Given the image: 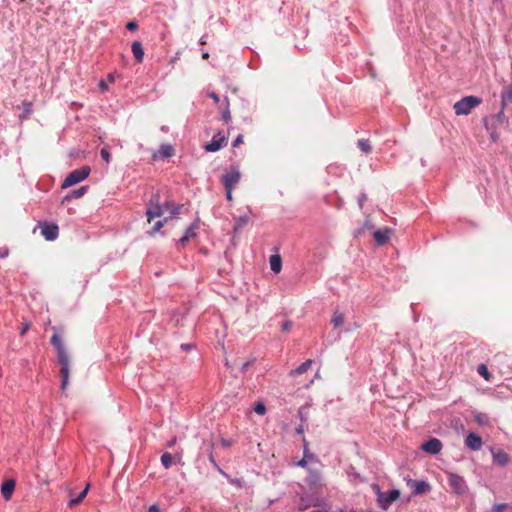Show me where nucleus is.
I'll return each mask as SVG.
<instances>
[{
  "instance_id": "f257e3e1",
  "label": "nucleus",
  "mask_w": 512,
  "mask_h": 512,
  "mask_svg": "<svg viewBox=\"0 0 512 512\" xmlns=\"http://www.w3.org/2000/svg\"><path fill=\"white\" fill-rule=\"evenodd\" d=\"M51 343L57 350V358L60 364L61 389L64 391L69 383L70 361L68 352L63 345L61 337L57 333L52 335Z\"/></svg>"
},
{
  "instance_id": "f03ea898",
  "label": "nucleus",
  "mask_w": 512,
  "mask_h": 512,
  "mask_svg": "<svg viewBox=\"0 0 512 512\" xmlns=\"http://www.w3.org/2000/svg\"><path fill=\"white\" fill-rule=\"evenodd\" d=\"M482 103V99L476 96H466L457 101L453 109L456 115H468L472 109L476 108Z\"/></svg>"
},
{
  "instance_id": "7ed1b4c3",
  "label": "nucleus",
  "mask_w": 512,
  "mask_h": 512,
  "mask_svg": "<svg viewBox=\"0 0 512 512\" xmlns=\"http://www.w3.org/2000/svg\"><path fill=\"white\" fill-rule=\"evenodd\" d=\"M241 172L239 166H231L221 177V183L224 188L233 190L236 185L240 182Z\"/></svg>"
},
{
  "instance_id": "20e7f679",
  "label": "nucleus",
  "mask_w": 512,
  "mask_h": 512,
  "mask_svg": "<svg viewBox=\"0 0 512 512\" xmlns=\"http://www.w3.org/2000/svg\"><path fill=\"white\" fill-rule=\"evenodd\" d=\"M89 173H90V168L88 166L73 170L65 178V180L62 184V188L65 189L67 187L73 186V185L85 180L88 177Z\"/></svg>"
},
{
  "instance_id": "39448f33",
  "label": "nucleus",
  "mask_w": 512,
  "mask_h": 512,
  "mask_svg": "<svg viewBox=\"0 0 512 512\" xmlns=\"http://www.w3.org/2000/svg\"><path fill=\"white\" fill-rule=\"evenodd\" d=\"M447 475L449 485L457 495H463L467 492L468 487L462 476L452 472H448Z\"/></svg>"
},
{
  "instance_id": "423d86ee",
  "label": "nucleus",
  "mask_w": 512,
  "mask_h": 512,
  "mask_svg": "<svg viewBox=\"0 0 512 512\" xmlns=\"http://www.w3.org/2000/svg\"><path fill=\"white\" fill-rule=\"evenodd\" d=\"M164 206L159 203V196H154L148 203L146 216L150 223L154 218L161 217L164 213Z\"/></svg>"
},
{
  "instance_id": "0eeeda50",
  "label": "nucleus",
  "mask_w": 512,
  "mask_h": 512,
  "mask_svg": "<svg viewBox=\"0 0 512 512\" xmlns=\"http://www.w3.org/2000/svg\"><path fill=\"white\" fill-rule=\"evenodd\" d=\"M376 488L378 494V503L380 507L383 509H386L392 502L396 501L400 496V492L397 489H393L388 492H381L378 486H376Z\"/></svg>"
},
{
  "instance_id": "6e6552de",
  "label": "nucleus",
  "mask_w": 512,
  "mask_h": 512,
  "mask_svg": "<svg viewBox=\"0 0 512 512\" xmlns=\"http://www.w3.org/2000/svg\"><path fill=\"white\" fill-rule=\"evenodd\" d=\"M227 144V138L221 132L216 133L212 140L204 146L207 152H216Z\"/></svg>"
},
{
  "instance_id": "1a4fd4ad",
  "label": "nucleus",
  "mask_w": 512,
  "mask_h": 512,
  "mask_svg": "<svg viewBox=\"0 0 512 512\" xmlns=\"http://www.w3.org/2000/svg\"><path fill=\"white\" fill-rule=\"evenodd\" d=\"M39 227L41 228L42 236L48 240L53 241L58 237L59 228L54 223H39Z\"/></svg>"
},
{
  "instance_id": "9d476101",
  "label": "nucleus",
  "mask_w": 512,
  "mask_h": 512,
  "mask_svg": "<svg viewBox=\"0 0 512 512\" xmlns=\"http://www.w3.org/2000/svg\"><path fill=\"white\" fill-rule=\"evenodd\" d=\"M422 449L429 454L436 455L441 451L442 443L437 438H431L422 444Z\"/></svg>"
},
{
  "instance_id": "9b49d317",
  "label": "nucleus",
  "mask_w": 512,
  "mask_h": 512,
  "mask_svg": "<svg viewBox=\"0 0 512 512\" xmlns=\"http://www.w3.org/2000/svg\"><path fill=\"white\" fill-rule=\"evenodd\" d=\"M501 103H502V109L500 112H498L497 114L491 116L490 118H485L484 120H488V123H489V126H492V127H498V126H501L504 124L505 122V114H504V106H505V100H504V97L502 96V100H501Z\"/></svg>"
},
{
  "instance_id": "f8f14e48",
  "label": "nucleus",
  "mask_w": 512,
  "mask_h": 512,
  "mask_svg": "<svg viewBox=\"0 0 512 512\" xmlns=\"http://www.w3.org/2000/svg\"><path fill=\"white\" fill-rule=\"evenodd\" d=\"M465 444L473 451H478L482 447V438L476 433H469L465 439Z\"/></svg>"
},
{
  "instance_id": "ddd939ff",
  "label": "nucleus",
  "mask_w": 512,
  "mask_h": 512,
  "mask_svg": "<svg viewBox=\"0 0 512 512\" xmlns=\"http://www.w3.org/2000/svg\"><path fill=\"white\" fill-rule=\"evenodd\" d=\"M492 458H493V463L500 467L506 466L510 461L509 455L501 449H499L497 451H493Z\"/></svg>"
},
{
  "instance_id": "4468645a",
  "label": "nucleus",
  "mask_w": 512,
  "mask_h": 512,
  "mask_svg": "<svg viewBox=\"0 0 512 512\" xmlns=\"http://www.w3.org/2000/svg\"><path fill=\"white\" fill-rule=\"evenodd\" d=\"M15 481L12 479L6 480L1 485V494L5 500H9L15 490Z\"/></svg>"
},
{
  "instance_id": "2eb2a0df",
  "label": "nucleus",
  "mask_w": 512,
  "mask_h": 512,
  "mask_svg": "<svg viewBox=\"0 0 512 512\" xmlns=\"http://www.w3.org/2000/svg\"><path fill=\"white\" fill-rule=\"evenodd\" d=\"M390 234H391V230L388 228L383 229V230H377L374 232L373 238L379 246H383L389 240Z\"/></svg>"
},
{
  "instance_id": "dca6fc26",
  "label": "nucleus",
  "mask_w": 512,
  "mask_h": 512,
  "mask_svg": "<svg viewBox=\"0 0 512 512\" xmlns=\"http://www.w3.org/2000/svg\"><path fill=\"white\" fill-rule=\"evenodd\" d=\"M197 228H198L197 224H192L191 226H189L186 229L184 235L179 239L178 244L181 245V246H185L190 241V239L196 237L195 230Z\"/></svg>"
},
{
  "instance_id": "f3484780",
  "label": "nucleus",
  "mask_w": 512,
  "mask_h": 512,
  "mask_svg": "<svg viewBox=\"0 0 512 512\" xmlns=\"http://www.w3.org/2000/svg\"><path fill=\"white\" fill-rule=\"evenodd\" d=\"M306 482L309 486L317 488L321 485V474L317 470H310L306 478Z\"/></svg>"
},
{
  "instance_id": "a211bd4d",
  "label": "nucleus",
  "mask_w": 512,
  "mask_h": 512,
  "mask_svg": "<svg viewBox=\"0 0 512 512\" xmlns=\"http://www.w3.org/2000/svg\"><path fill=\"white\" fill-rule=\"evenodd\" d=\"M131 49L137 62L141 63L144 58V50L142 44L139 41H134L132 43Z\"/></svg>"
},
{
  "instance_id": "6ab92c4d",
  "label": "nucleus",
  "mask_w": 512,
  "mask_h": 512,
  "mask_svg": "<svg viewBox=\"0 0 512 512\" xmlns=\"http://www.w3.org/2000/svg\"><path fill=\"white\" fill-rule=\"evenodd\" d=\"M270 268L275 273L278 274L282 269V259L280 255H272L269 260Z\"/></svg>"
},
{
  "instance_id": "aec40b11",
  "label": "nucleus",
  "mask_w": 512,
  "mask_h": 512,
  "mask_svg": "<svg viewBox=\"0 0 512 512\" xmlns=\"http://www.w3.org/2000/svg\"><path fill=\"white\" fill-rule=\"evenodd\" d=\"M312 363H313V361L311 359L306 360L299 367H297L296 369L291 370L290 371V375L291 376H297V375H300V374H303V373L307 372L310 369Z\"/></svg>"
},
{
  "instance_id": "412c9836",
  "label": "nucleus",
  "mask_w": 512,
  "mask_h": 512,
  "mask_svg": "<svg viewBox=\"0 0 512 512\" xmlns=\"http://www.w3.org/2000/svg\"><path fill=\"white\" fill-rule=\"evenodd\" d=\"M414 494H424L430 491L431 487L429 483L425 481H415L414 482Z\"/></svg>"
},
{
  "instance_id": "4be33fe9",
  "label": "nucleus",
  "mask_w": 512,
  "mask_h": 512,
  "mask_svg": "<svg viewBox=\"0 0 512 512\" xmlns=\"http://www.w3.org/2000/svg\"><path fill=\"white\" fill-rule=\"evenodd\" d=\"M88 490H89V484L86 485L84 490L77 497L70 499V501L68 503L69 507H74V506L80 504L83 501V499L86 497Z\"/></svg>"
},
{
  "instance_id": "5701e85b",
  "label": "nucleus",
  "mask_w": 512,
  "mask_h": 512,
  "mask_svg": "<svg viewBox=\"0 0 512 512\" xmlns=\"http://www.w3.org/2000/svg\"><path fill=\"white\" fill-rule=\"evenodd\" d=\"M158 153L163 158H169L174 155V148L170 144H162Z\"/></svg>"
},
{
  "instance_id": "b1692460",
  "label": "nucleus",
  "mask_w": 512,
  "mask_h": 512,
  "mask_svg": "<svg viewBox=\"0 0 512 512\" xmlns=\"http://www.w3.org/2000/svg\"><path fill=\"white\" fill-rule=\"evenodd\" d=\"M164 208L170 212L169 220L176 218L182 208L181 205H174L173 203H165Z\"/></svg>"
},
{
  "instance_id": "393cba45",
  "label": "nucleus",
  "mask_w": 512,
  "mask_h": 512,
  "mask_svg": "<svg viewBox=\"0 0 512 512\" xmlns=\"http://www.w3.org/2000/svg\"><path fill=\"white\" fill-rule=\"evenodd\" d=\"M87 189H88L87 186H82L76 190H73L68 195L65 196L64 200H70L72 198H76V199L80 198L86 193Z\"/></svg>"
},
{
  "instance_id": "a878e982",
  "label": "nucleus",
  "mask_w": 512,
  "mask_h": 512,
  "mask_svg": "<svg viewBox=\"0 0 512 512\" xmlns=\"http://www.w3.org/2000/svg\"><path fill=\"white\" fill-rule=\"evenodd\" d=\"M357 145H358V148L361 150V152H363L366 155L372 152V146H371L369 140H367V139L358 140Z\"/></svg>"
},
{
  "instance_id": "bb28decb",
  "label": "nucleus",
  "mask_w": 512,
  "mask_h": 512,
  "mask_svg": "<svg viewBox=\"0 0 512 512\" xmlns=\"http://www.w3.org/2000/svg\"><path fill=\"white\" fill-rule=\"evenodd\" d=\"M344 321H345V317H344L343 313H341L339 311H335L333 313L331 322L334 325V327H339V326L343 325Z\"/></svg>"
},
{
  "instance_id": "cd10ccee",
  "label": "nucleus",
  "mask_w": 512,
  "mask_h": 512,
  "mask_svg": "<svg viewBox=\"0 0 512 512\" xmlns=\"http://www.w3.org/2000/svg\"><path fill=\"white\" fill-rule=\"evenodd\" d=\"M23 112L19 115V119L22 121L29 117V115L32 112V103L31 102H24L23 103Z\"/></svg>"
},
{
  "instance_id": "c85d7f7f",
  "label": "nucleus",
  "mask_w": 512,
  "mask_h": 512,
  "mask_svg": "<svg viewBox=\"0 0 512 512\" xmlns=\"http://www.w3.org/2000/svg\"><path fill=\"white\" fill-rule=\"evenodd\" d=\"M484 125L486 129L490 132V137L492 141L496 142L499 139V133L497 132V128L489 126L488 120H484Z\"/></svg>"
},
{
  "instance_id": "c756f323",
  "label": "nucleus",
  "mask_w": 512,
  "mask_h": 512,
  "mask_svg": "<svg viewBox=\"0 0 512 512\" xmlns=\"http://www.w3.org/2000/svg\"><path fill=\"white\" fill-rule=\"evenodd\" d=\"M168 221H169L168 217H165L163 220L157 221L154 224V226H153V228H152V230L150 232V235H154L155 233L159 232Z\"/></svg>"
},
{
  "instance_id": "7c9ffc66",
  "label": "nucleus",
  "mask_w": 512,
  "mask_h": 512,
  "mask_svg": "<svg viewBox=\"0 0 512 512\" xmlns=\"http://www.w3.org/2000/svg\"><path fill=\"white\" fill-rule=\"evenodd\" d=\"M477 372L486 380L489 381L491 379V374L488 371V368L485 364H480L477 368Z\"/></svg>"
},
{
  "instance_id": "2f4dec72",
  "label": "nucleus",
  "mask_w": 512,
  "mask_h": 512,
  "mask_svg": "<svg viewBox=\"0 0 512 512\" xmlns=\"http://www.w3.org/2000/svg\"><path fill=\"white\" fill-rule=\"evenodd\" d=\"M172 461H173V457L170 453L165 452L164 454H162L161 463L166 469L171 467Z\"/></svg>"
},
{
  "instance_id": "473e14b6",
  "label": "nucleus",
  "mask_w": 512,
  "mask_h": 512,
  "mask_svg": "<svg viewBox=\"0 0 512 512\" xmlns=\"http://www.w3.org/2000/svg\"><path fill=\"white\" fill-rule=\"evenodd\" d=\"M254 411L259 415H264L266 413V407L263 403L258 402L254 407Z\"/></svg>"
},
{
  "instance_id": "72a5a7b5",
  "label": "nucleus",
  "mask_w": 512,
  "mask_h": 512,
  "mask_svg": "<svg viewBox=\"0 0 512 512\" xmlns=\"http://www.w3.org/2000/svg\"><path fill=\"white\" fill-rule=\"evenodd\" d=\"M249 218L247 216L239 217L237 219V224L235 226L236 229L245 226L248 223Z\"/></svg>"
},
{
  "instance_id": "f704fd0d",
  "label": "nucleus",
  "mask_w": 512,
  "mask_h": 512,
  "mask_svg": "<svg viewBox=\"0 0 512 512\" xmlns=\"http://www.w3.org/2000/svg\"><path fill=\"white\" fill-rule=\"evenodd\" d=\"M100 155H101L102 159H103L106 163H109V161H110V154H109V152H108V150H107V149H105V148L101 149V151H100Z\"/></svg>"
},
{
  "instance_id": "c9c22d12",
  "label": "nucleus",
  "mask_w": 512,
  "mask_h": 512,
  "mask_svg": "<svg viewBox=\"0 0 512 512\" xmlns=\"http://www.w3.org/2000/svg\"><path fill=\"white\" fill-rule=\"evenodd\" d=\"M209 461L220 473L224 474L223 470L219 467L212 454L209 456Z\"/></svg>"
},
{
  "instance_id": "e433bc0d",
  "label": "nucleus",
  "mask_w": 512,
  "mask_h": 512,
  "mask_svg": "<svg viewBox=\"0 0 512 512\" xmlns=\"http://www.w3.org/2000/svg\"><path fill=\"white\" fill-rule=\"evenodd\" d=\"M307 457H308V455H307V453H306V451H305V452H304V458H303V459H301V460H299V461L297 462V466H300V467H302V468H306V466H307V459H306V458H307Z\"/></svg>"
},
{
  "instance_id": "4c0bfd02",
  "label": "nucleus",
  "mask_w": 512,
  "mask_h": 512,
  "mask_svg": "<svg viewBox=\"0 0 512 512\" xmlns=\"http://www.w3.org/2000/svg\"><path fill=\"white\" fill-rule=\"evenodd\" d=\"M126 28L130 31H135L138 28V24L135 21H129L126 25Z\"/></svg>"
},
{
  "instance_id": "58836bf2",
  "label": "nucleus",
  "mask_w": 512,
  "mask_h": 512,
  "mask_svg": "<svg viewBox=\"0 0 512 512\" xmlns=\"http://www.w3.org/2000/svg\"><path fill=\"white\" fill-rule=\"evenodd\" d=\"M291 327H292V322L291 321H285V322L282 323V327L281 328H282V331L288 332V331H290Z\"/></svg>"
},
{
  "instance_id": "ea45409f",
  "label": "nucleus",
  "mask_w": 512,
  "mask_h": 512,
  "mask_svg": "<svg viewBox=\"0 0 512 512\" xmlns=\"http://www.w3.org/2000/svg\"><path fill=\"white\" fill-rule=\"evenodd\" d=\"M243 142H244V137H243V135H238V136L236 137V139L234 140V142H233V147H237V146H239L240 144H242Z\"/></svg>"
},
{
  "instance_id": "a19ab883",
  "label": "nucleus",
  "mask_w": 512,
  "mask_h": 512,
  "mask_svg": "<svg viewBox=\"0 0 512 512\" xmlns=\"http://www.w3.org/2000/svg\"><path fill=\"white\" fill-rule=\"evenodd\" d=\"M506 504H497L493 507L494 512H503L506 509Z\"/></svg>"
},
{
  "instance_id": "79ce46f5",
  "label": "nucleus",
  "mask_w": 512,
  "mask_h": 512,
  "mask_svg": "<svg viewBox=\"0 0 512 512\" xmlns=\"http://www.w3.org/2000/svg\"><path fill=\"white\" fill-rule=\"evenodd\" d=\"M225 191H226V198L228 201H232L233 200V190H229L228 188H225Z\"/></svg>"
},
{
  "instance_id": "37998d69",
  "label": "nucleus",
  "mask_w": 512,
  "mask_h": 512,
  "mask_svg": "<svg viewBox=\"0 0 512 512\" xmlns=\"http://www.w3.org/2000/svg\"><path fill=\"white\" fill-rule=\"evenodd\" d=\"M30 328V323H25L20 331L21 336H23Z\"/></svg>"
},
{
  "instance_id": "c03bdc74",
  "label": "nucleus",
  "mask_w": 512,
  "mask_h": 512,
  "mask_svg": "<svg viewBox=\"0 0 512 512\" xmlns=\"http://www.w3.org/2000/svg\"><path fill=\"white\" fill-rule=\"evenodd\" d=\"M148 512H161L160 511V508L158 505L156 504H153L152 506H150V508L148 509Z\"/></svg>"
},
{
  "instance_id": "a18cd8bd",
  "label": "nucleus",
  "mask_w": 512,
  "mask_h": 512,
  "mask_svg": "<svg viewBox=\"0 0 512 512\" xmlns=\"http://www.w3.org/2000/svg\"><path fill=\"white\" fill-rule=\"evenodd\" d=\"M209 97L212 98L215 103L219 102V96L215 92L209 93Z\"/></svg>"
},
{
  "instance_id": "49530a36",
  "label": "nucleus",
  "mask_w": 512,
  "mask_h": 512,
  "mask_svg": "<svg viewBox=\"0 0 512 512\" xmlns=\"http://www.w3.org/2000/svg\"><path fill=\"white\" fill-rule=\"evenodd\" d=\"M99 88L102 90V91H106L108 89V86L106 84L105 81H100L99 82Z\"/></svg>"
},
{
  "instance_id": "de8ad7c7",
  "label": "nucleus",
  "mask_w": 512,
  "mask_h": 512,
  "mask_svg": "<svg viewBox=\"0 0 512 512\" xmlns=\"http://www.w3.org/2000/svg\"><path fill=\"white\" fill-rule=\"evenodd\" d=\"M223 119H224V121H226V122L230 119V112H229V110H227V111H225V112L223 113Z\"/></svg>"
},
{
  "instance_id": "09e8293b",
  "label": "nucleus",
  "mask_w": 512,
  "mask_h": 512,
  "mask_svg": "<svg viewBox=\"0 0 512 512\" xmlns=\"http://www.w3.org/2000/svg\"><path fill=\"white\" fill-rule=\"evenodd\" d=\"M107 80H108L110 83H113V82H114V80H115V76H114V74H113V73L108 74V76H107Z\"/></svg>"
},
{
  "instance_id": "8fccbe9b",
  "label": "nucleus",
  "mask_w": 512,
  "mask_h": 512,
  "mask_svg": "<svg viewBox=\"0 0 512 512\" xmlns=\"http://www.w3.org/2000/svg\"><path fill=\"white\" fill-rule=\"evenodd\" d=\"M296 432H297L298 434H303V433H304V428H303V426H302V425H300L299 427H297V428H296Z\"/></svg>"
},
{
  "instance_id": "3c124183",
  "label": "nucleus",
  "mask_w": 512,
  "mask_h": 512,
  "mask_svg": "<svg viewBox=\"0 0 512 512\" xmlns=\"http://www.w3.org/2000/svg\"><path fill=\"white\" fill-rule=\"evenodd\" d=\"M221 444H222L223 446L227 447V446H230V444H231V443H230V441H228V440H226V439H222V440H221Z\"/></svg>"
},
{
  "instance_id": "603ef678",
  "label": "nucleus",
  "mask_w": 512,
  "mask_h": 512,
  "mask_svg": "<svg viewBox=\"0 0 512 512\" xmlns=\"http://www.w3.org/2000/svg\"><path fill=\"white\" fill-rule=\"evenodd\" d=\"M176 441H177V439L174 437L172 440H170V441H169L168 446H169V447L174 446V445H175V443H176Z\"/></svg>"
},
{
  "instance_id": "864d4df0",
  "label": "nucleus",
  "mask_w": 512,
  "mask_h": 512,
  "mask_svg": "<svg viewBox=\"0 0 512 512\" xmlns=\"http://www.w3.org/2000/svg\"><path fill=\"white\" fill-rule=\"evenodd\" d=\"M208 57H209V54H208V53H204V54H203V58H204V59H207Z\"/></svg>"
},
{
  "instance_id": "5fc2aeb1",
  "label": "nucleus",
  "mask_w": 512,
  "mask_h": 512,
  "mask_svg": "<svg viewBox=\"0 0 512 512\" xmlns=\"http://www.w3.org/2000/svg\"><path fill=\"white\" fill-rule=\"evenodd\" d=\"M7 255V252L0 253V257H5Z\"/></svg>"
},
{
  "instance_id": "6e6d98bb",
  "label": "nucleus",
  "mask_w": 512,
  "mask_h": 512,
  "mask_svg": "<svg viewBox=\"0 0 512 512\" xmlns=\"http://www.w3.org/2000/svg\"><path fill=\"white\" fill-rule=\"evenodd\" d=\"M247 366H248V363H245V364L243 365V370H244V369H246V368H247Z\"/></svg>"
},
{
  "instance_id": "4d7b16f0",
  "label": "nucleus",
  "mask_w": 512,
  "mask_h": 512,
  "mask_svg": "<svg viewBox=\"0 0 512 512\" xmlns=\"http://www.w3.org/2000/svg\"><path fill=\"white\" fill-rule=\"evenodd\" d=\"M181 348L187 349L186 345H181Z\"/></svg>"
},
{
  "instance_id": "13d9d810",
  "label": "nucleus",
  "mask_w": 512,
  "mask_h": 512,
  "mask_svg": "<svg viewBox=\"0 0 512 512\" xmlns=\"http://www.w3.org/2000/svg\"><path fill=\"white\" fill-rule=\"evenodd\" d=\"M181 348L187 349L186 345H181Z\"/></svg>"
}]
</instances>
